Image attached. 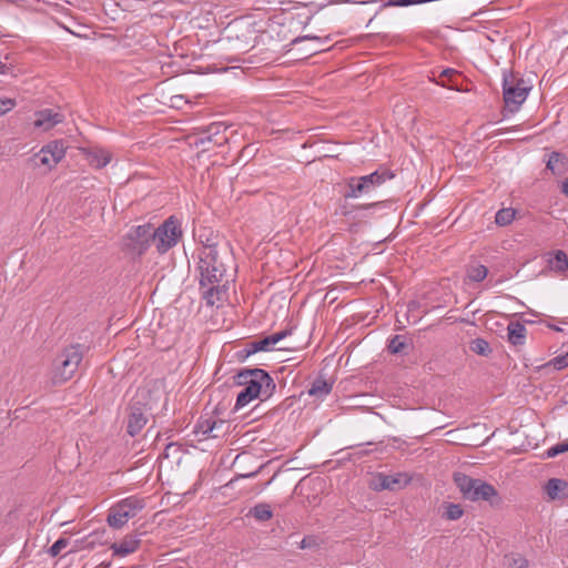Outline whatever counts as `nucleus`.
Wrapping results in <instances>:
<instances>
[{
	"label": "nucleus",
	"mask_w": 568,
	"mask_h": 568,
	"mask_svg": "<svg viewBox=\"0 0 568 568\" xmlns=\"http://www.w3.org/2000/svg\"><path fill=\"white\" fill-rule=\"evenodd\" d=\"M197 271L201 287L207 286L203 298L207 305H214L223 293L220 283L226 272L222 261L221 248H197Z\"/></svg>",
	"instance_id": "1"
},
{
	"label": "nucleus",
	"mask_w": 568,
	"mask_h": 568,
	"mask_svg": "<svg viewBox=\"0 0 568 568\" xmlns=\"http://www.w3.org/2000/svg\"><path fill=\"white\" fill-rule=\"evenodd\" d=\"M234 378L237 385L244 386L236 398V410L247 405L254 398H260L261 400L268 399L276 387L268 373L261 368L242 369Z\"/></svg>",
	"instance_id": "2"
},
{
	"label": "nucleus",
	"mask_w": 568,
	"mask_h": 568,
	"mask_svg": "<svg viewBox=\"0 0 568 568\" xmlns=\"http://www.w3.org/2000/svg\"><path fill=\"white\" fill-rule=\"evenodd\" d=\"M83 359L80 344L64 347L53 359L50 372L51 384L62 385L73 377Z\"/></svg>",
	"instance_id": "3"
},
{
	"label": "nucleus",
	"mask_w": 568,
	"mask_h": 568,
	"mask_svg": "<svg viewBox=\"0 0 568 568\" xmlns=\"http://www.w3.org/2000/svg\"><path fill=\"white\" fill-rule=\"evenodd\" d=\"M454 481L465 499L471 501H488L491 506H499L501 503L497 489L481 479L456 473L454 475Z\"/></svg>",
	"instance_id": "4"
},
{
	"label": "nucleus",
	"mask_w": 568,
	"mask_h": 568,
	"mask_svg": "<svg viewBox=\"0 0 568 568\" xmlns=\"http://www.w3.org/2000/svg\"><path fill=\"white\" fill-rule=\"evenodd\" d=\"M181 223L174 216L166 219L159 227H152L153 244L159 254H165L182 239Z\"/></svg>",
	"instance_id": "5"
},
{
	"label": "nucleus",
	"mask_w": 568,
	"mask_h": 568,
	"mask_svg": "<svg viewBox=\"0 0 568 568\" xmlns=\"http://www.w3.org/2000/svg\"><path fill=\"white\" fill-rule=\"evenodd\" d=\"M144 506V500L134 496L122 499L110 508L106 521L110 527L120 529L129 521V519L136 516Z\"/></svg>",
	"instance_id": "6"
},
{
	"label": "nucleus",
	"mask_w": 568,
	"mask_h": 568,
	"mask_svg": "<svg viewBox=\"0 0 568 568\" xmlns=\"http://www.w3.org/2000/svg\"><path fill=\"white\" fill-rule=\"evenodd\" d=\"M530 88L526 85L524 79H516L513 74H504L503 80V95L505 108L515 113L519 110L520 105L526 101Z\"/></svg>",
	"instance_id": "7"
},
{
	"label": "nucleus",
	"mask_w": 568,
	"mask_h": 568,
	"mask_svg": "<svg viewBox=\"0 0 568 568\" xmlns=\"http://www.w3.org/2000/svg\"><path fill=\"white\" fill-rule=\"evenodd\" d=\"M153 243L150 223L132 227L123 239L124 250L131 254L142 255Z\"/></svg>",
	"instance_id": "8"
},
{
	"label": "nucleus",
	"mask_w": 568,
	"mask_h": 568,
	"mask_svg": "<svg viewBox=\"0 0 568 568\" xmlns=\"http://www.w3.org/2000/svg\"><path fill=\"white\" fill-rule=\"evenodd\" d=\"M64 154L65 146L63 141L55 140L44 145L37 154H34L32 161L34 166H44L48 170H51L63 159Z\"/></svg>",
	"instance_id": "9"
},
{
	"label": "nucleus",
	"mask_w": 568,
	"mask_h": 568,
	"mask_svg": "<svg viewBox=\"0 0 568 568\" xmlns=\"http://www.w3.org/2000/svg\"><path fill=\"white\" fill-rule=\"evenodd\" d=\"M410 476L407 473H396L390 475L378 474L374 479L375 490H399L410 483Z\"/></svg>",
	"instance_id": "10"
},
{
	"label": "nucleus",
	"mask_w": 568,
	"mask_h": 568,
	"mask_svg": "<svg viewBox=\"0 0 568 568\" xmlns=\"http://www.w3.org/2000/svg\"><path fill=\"white\" fill-rule=\"evenodd\" d=\"M291 329H283L281 332L268 335L260 341L251 342L246 345V347L242 351L243 355L241 357L246 358L252 354L257 352L270 351L273 345L291 335Z\"/></svg>",
	"instance_id": "11"
},
{
	"label": "nucleus",
	"mask_w": 568,
	"mask_h": 568,
	"mask_svg": "<svg viewBox=\"0 0 568 568\" xmlns=\"http://www.w3.org/2000/svg\"><path fill=\"white\" fill-rule=\"evenodd\" d=\"M62 121L63 115L61 113L54 112L50 109H44L36 113L33 125L42 129L43 131H48Z\"/></svg>",
	"instance_id": "12"
},
{
	"label": "nucleus",
	"mask_w": 568,
	"mask_h": 568,
	"mask_svg": "<svg viewBox=\"0 0 568 568\" xmlns=\"http://www.w3.org/2000/svg\"><path fill=\"white\" fill-rule=\"evenodd\" d=\"M140 544L141 540L138 535H128L120 542L112 544L111 549L113 551V556L125 557L136 551Z\"/></svg>",
	"instance_id": "13"
},
{
	"label": "nucleus",
	"mask_w": 568,
	"mask_h": 568,
	"mask_svg": "<svg viewBox=\"0 0 568 568\" xmlns=\"http://www.w3.org/2000/svg\"><path fill=\"white\" fill-rule=\"evenodd\" d=\"M148 422V418L145 417L144 413L142 412L141 407L138 406H131L130 413L128 416V425H126V432L130 436L138 435L142 428L145 426Z\"/></svg>",
	"instance_id": "14"
},
{
	"label": "nucleus",
	"mask_w": 568,
	"mask_h": 568,
	"mask_svg": "<svg viewBox=\"0 0 568 568\" xmlns=\"http://www.w3.org/2000/svg\"><path fill=\"white\" fill-rule=\"evenodd\" d=\"M550 500H562L568 497V483L559 478H550L544 486Z\"/></svg>",
	"instance_id": "15"
},
{
	"label": "nucleus",
	"mask_w": 568,
	"mask_h": 568,
	"mask_svg": "<svg viewBox=\"0 0 568 568\" xmlns=\"http://www.w3.org/2000/svg\"><path fill=\"white\" fill-rule=\"evenodd\" d=\"M227 129L229 126L224 123L215 122L201 129V134H209L215 145L222 146L229 141V138L225 135Z\"/></svg>",
	"instance_id": "16"
},
{
	"label": "nucleus",
	"mask_w": 568,
	"mask_h": 568,
	"mask_svg": "<svg viewBox=\"0 0 568 568\" xmlns=\"http://www.w3.org/2000/svg\"><path fill=\"white\" fill-rule=\"evenodd\" d=\"M393 178L394 174L388 170H377L368 175L361 176V181L364 183V185H366L367 193H369Z\"/></svg>",
	"instance_id": "17"
},
{
	"label": "nucleus",
	"mask_w": 568,
	"mask_h": 568,
	"mask_svg": "<svg viewBox=\"0 0 568 568\" xmlns=\"http://www.w3.org/2000/svg\"><path fill=\"white\" fill-rule=\"evenodd\" d=\"M199 248H221V239L219 234L210 229H200L197 232Z\"/></svg>",
	"instance_id": "18"
},
{
	"label": "nucleus",
	"mask_w": 568,
	"mask_h": 568,
	"mask_svg": "<svg viewBox=\"0 0 568 568\" xmlns=\"http://www.w3.org/2000/svg\"><path fill=\"white\" fill-rule=\"evenodd\" d=\"M508 341L515 346L523 345L526 339V326L520 322H511L508 327Z\"/></svg>",
	"instance_id": "19"
},
{
	"label": "nucleus",
	"mask_w": 568,
	"mask_h": 568,
	"mask_svg": "<svg viewBox=\"0 0 568 568\" xmlns=\"http://www.w3.org/2000/svg\"><path fill=\"white\" fill-rule=\"evenodd\" d=\"M332 388L333 383H328L325 378L320 376L315 378V381L312 383L308 389V395L317 398H323L332 392Z\"/></svg>",
	"instance_id": "20"
},
{
	"label": "nucleus",
	"mask_w": 568,
	"mask_h": 568,
	"mask_svg": "<svg viewBox=\"0 0 568 568\" xmlns=\"http://www.w3.org/2000/svg\"><path fill=\"white\" fill-rule=\"evenodd\" d=\"M88 161L91 166L102 169L111 161V154L105 150H94L88 154Z\"/></svg>",
	"instance_id": "21"
},
{
	"label": "nucleus",
	"mask_w": 568,
	"mask_h": 568,
	"mask_svg": "<svg viewBox=\"0 0 568 568\" xmlns=\"http://www.w3.org/2000/svg\"><path fill=\"white\" fill-rule=\"evenodd\" d=\"M549 267L557 273L566 272L568 270V255L561 250L556 251L554 256L549 258Z\"/></svg>",
	"instance_id": "22"
},
{
	"label": "nucleus",
	"mask_w": 568,
	"mask_h": 568,
	"mask_svg": "<svg viewBox=\"0 0 568 568\" xmlns=\"http://www.w3.org/2000/svg\"><path fill=\"white\" fill-rule=\"evenodd\" d=\"M367 194L366 185L361 181V178H352L347 183V191L344 196L348 197H358L359 195Z\"/></svg>",
	"instance_id": "23"
},
{
	"label": "nucleus",
	"mask_w": 568,
	"mask_h": 568,
	"mask_svg": "<svg viewBox=\"0 0 568 568\" xmlns=\"http://www.w3.org/2000/svg\"><path fill=\"white\" fill-rule=\"evenodd\" d=\"M503 565L506 568H527L529 562L523 555L518 552H509L504 556Z\"/></svg>",
	"instance_id": "24"
},
{
	"label": "nucleus",
	"mask_w": 568,
	"mask_h": 568,
	"mask_svg": "<svg viewBox=\"0 0 568 568\" xmlns=\"http://www.w3.org/2000/svg\"><path fill=\"white\" fill-rule=\"evenodd\" d=\"M250 514L258 521H266L272 518L273 513L267 504L261 503L255 505Z\"/></svg>",
	"instance_id": "25"
},
{
	"label": "nucleus",
	"mask_w": 568,
	"mask_h": 568,
	"mask_svg": "<svg viewBox=\"0 0 568 568\" xmlns=\"http://www.w3.org/2000/svg\"><path fill=\"white\" fill-rule=\"evenodd\" d=\"M469 349L480 356H488L491 353L489 343L480 337H477L469 343Z\"/></svg>",
	"instance_id": "26"
},
{
	"label": "nucleus",
	"mask_w": 568,
	"mask_h": 568,
	"mask_svg": "<svg viewBox=\"0 0 568 568\" xmlns=\"http://www.w3.org/2000/svg\"><path fill=\"white\" fill-rule=\"evenodd\" d=\"M568 366V354L559 355L550 359L548 363L540 366L544 371H560Z\"/></svg>",
	"instance_id": "27"
},
{
	"label": "nucleus",
	"mask_w": 568,
	"mask_h": 568,
	"mask_svg": "<svg viewBox=\"0 0 568 568\" xmlns=\"http://www.w3.org/2000/svg\"><path fill=\"white\" fill-rule=\"evenodd\" d=\"M488 268L481 264H474L467 268V277L473 282H481L486 278Z\"/></svg>",
	"instance_id": "28"
},
{
	"label": "nucleus",
	"mask_w": 568,
	"mask_h": 568,
	"mask_svg": "<svg viewBox=\"0 0 568 568\" xmlns=\"http://www.w3.org/2000/svg\"><path fill=\"white\" fill-rule=\"evenodd\" d=\"M406 346H407L406 337L403 335H395L389 339L387 349L392 354H399V353L404 352Z\"/></svg>",
	"instance_id": "29"
},
{
	"label": "nucleus",
	"mask_w": 568,
	"mask_h": 568,
	"mask_svg": "<svg viewBox=\"0 0 568 568\" xmlns=\"http://www.w3.org/2000/svg\"><path fill=\"white\" fill-rule=\"evenodd\" d=\"M515 210L511 207L501 209L496 213L495 222L500 226H506L515 219Z\"/></svg>",
	"instance_id": "30"
},
{
	"label": "nucleus",
	"mask_w": 568,
	"mask_h": 568,
	"mask_svg": "<svg viewBox=\"0 0 568 568\" xmlns=\"http://www.w3.org/2000/svg\"><path fill=\"white\" fill-rule=\"evenodd\" d=\"M559 164H565V156L558 152H552L549 155L547 169H549L554 174H561L562 170L559 169Z\"/></svg>",
	"instance_id": "31"
},
{
	"label": "nucleus",
	"mask_w": 568,
	"mask_h": 568,
	"mask_svg": "<svg viewBox=\"0 0 568 568\" xmlns=\"http://www.w3.org/2000/svg\"><path fill=\"white\" fill-rule=\"evenodd\" d=\"M214 419L206 418L200 420L195 426V434L203 436V438H212V423Z\"/></svg>",
	"instance_id": "32"
},
{
	"label": "nucleus",
	"mask_w": 568,
	"mask_h": 568,
	"mask_svg": "<svg viewBox=\"0 0 568 568\" xmlns=\"http://www.w3.org/2000/svg\"><path fill=\"white\" fill-rule=\"evenodd\" d=\"M464 514L463 508L457 504H448L446 506V511L444 514L445 518L448 520H457Z\"/></svg>",
	"instance_id": "33"
},
{
	"label": "nucleus",
	"mask_w": 568,
	"mask_h": 568,
	"mask_svg": "<svg viewBox=\"0 0 568 568\" xmlns=\"http://www.w3.org/2000/svg\"><path fill=\"white\" fill-rule=\"evenodd\" d=\"M212 438H219V437H223L226 433H227V429H229V425L226 424L225 420H222V419H219V420H215L212 423Z\"/></svg>",
	"instance_id": "34"
},
{
	"label": "nucleus",
	"mask_w": 568,
	"mask_h": 568,
	"mask_svg": "<svg viewBox=\"0 0 568 568\" xmlns=\"http://www.w3.org/2000/svg\"><path fill=\"white\" fill-rule=\"evenodd\" d=\"M69 539L68 538H60L58 539L48 550V554L51 556V557H57V556H60L61 555V551L67 548V546L69 545Z\"/></svg>",
	"instance_id": "35"
},
{
	"label": "nucleus",
	"mask_w": 568,
	"mask_h": 568,
	"mask_svg": "<svg viewBox=\"0 0 568 568\" xmlns=\"http://www.w3.org/2000/svg\"><path fill=\"white\" fill-rule=\"evenodd\" d=\"M568 452V442L558 443L555 446L548 448L545 453L547 458H554L559 454Z\"/></svg>",
	"instance_id": "36"
},
{
	"label": "nucleus",
	"mask_w": 568,
	"mask_h": 568,
	"mask_svg": "<svg viewBox=\"0 0 568 568\" xmlns=\"http://www.w3.org/2000/svg\"><path fill=\"white\" fill-rule=\"evenodd\" d=\"M432 0H396L388 2V6H395V7H407L412 4H419V3H426L430 2Z\"/></svg>",
	"instance_id": "37"
},
{
	"label": "nucleus",
	"mask_w": 568,
	"mask_h": 568,
	"mask_svg": "<svg viewBox=\"0 0 568 568\" xmlns=\"http://www.w3.org/2000/svg\"><path fill=\"white\" fill-rule=\"evenodd\" d=\"M14 105L16 103L11 99L0 100V115H3L8 111H10Z\"/></svg>",
	"instance_id": "38"
},
{
	"label": "nucleus",
	"mask_w": 568,
	"mask_h": 568,
	"mask_svg": "<svg viewBox=\"0 0 568 568\" xmlns=\"http://www.w3.org/2000/svg\"><path fill=\"white\" fill-rule=\"evenodd\" d=\"M209 142H213L212 139L210 138V135L200 133V136L196 138V140L194 141V144L196 146H201V145H205Z\"/></svg>",
	"instance_id": "39"
},
{
	"label": "nucleus",
	"mask_w": 568,
	"mask_h": 568,
	"mask_svg": "<svg viewBox=\"0 0 568 568\" xmlns=\"http://www.w3.org/2000/svg\"><path fill=\"white\" fill-rule=\"evenodd\" d=\"M179 449H180V447L178 444L170 443L166 445V447L164 449V456L169 457L170 454L176 453Z\"/></svg>",
	"instance_id": "40"
},
{
	"label": "nucleus",
	"mask_w": 568,
	"mask_h": 568,
	"mask_svg": "<svg viewBox=\"0 0 568 568\" xmlns=\"http://www.w3.org/2000/svg\"><path fill=\"white\" fill-rule=\"evenodd\" d=\"M304 40H316V41H321L322 39L320 37H316V36H304V37H298L294 40V43L296 42H300V41H304Z\"/></svg>",
	"instance_id": "41"
},
{
	"label": "nucleus",
	"mask_w": 568,
	"mask_h": 568,
	"mask_svg": "<svg viewBox=\"0 0 568 568\" xmlns=\"http://www.w3.org/2000/svg\"><path fill=\"white\" fill-rule=\"evenodd\" d=\"M376 205H378V202H374V203H369V204H365V205H358L356 206V209L358 210H366V209H372V207H375Z\"/></svg>",
	"instance_id": "42"
},
{
	"label": "nucleus",
	"mask_w": 568,
	"mask_h": 568,
	"mask_svg": "<svg viewBox=\"0 0 568 568\" xmlns=\"http://www.w3.org/2000/svg\"><path fill=\"white\" fill-rule=\"evenodd\" d=\"M561 192L568 196V178L562 182Z\"/></svg>",
	"instance_id": "43"
},
{
	"label": "nucleus",
	"mask_w": 568,
	"mask_h": 568,
	"mask_svg": "<svg viewBox=\"0 0 568 568\" xmlns=\"http://www.w3.org/2000/svg\"><path fill=\"white\" fill-rule=\"evenodd\" d=\"M452 74H456V71L453 70V69L443 70L442 73H440L442 77H448V75H452Z\"/></svg>",
	"instance_id": "44"
},
{
	"label": "nucleus",
	"mask_w": 568,
	"mask_h": 568,
	"mask_svg": "<svg viewBox=\"0 0 568 568\" xmlns=\"http://www.w3.org/2000/svg\"><path fill=\"white\" fill-rule=\"evenodd\" d=\"M308 546H310V544L307 542V539H306V538H304V539L301 541V544H300V548H301V549H305V548H307Z\"/></svg>",
	"instance_id": "45"
},
{
	"label": "nucleus",
	"mask_w": 568,
	"mask_h": 568,
	"mask_svg": "<svg viewBox=\"0 0 568 568\" xmlns=\"http://www.w3.org/2000/svg\"><path fill=\"white\" fill-rule=\"evenodd\" d=\"M173 101H178V100H182V97L181 95H175L172 98Z\"/></svg>",
	"instance_id": "46"
},
{
	"label": "nucleus",
	"mask_w": 568,
	"mask_h": 568,
	"mask_svg": "<svg viewBox=\"0 0 568 568\" xmlns=\"http://www.w3.org/2000/svg\"><path fill=\"white\" fill-rule=\"evenodd\" d=\"M100 566H102L103 568H109L110 567V562H102Z\"/></svg>",
	"instance_id": "47"
}]
</instances>
